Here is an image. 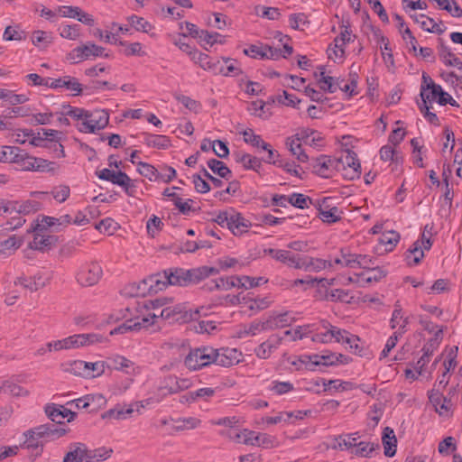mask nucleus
<instances>
[{
	"mask_svg": "<svg viewBox=\"0 0 462 462\" xmlns=\"http://www.w3.org/2000/svg\"><path fill=\"white\" fill-rule=\"evenodd\" d=\"M218 273V268L206 265L192 269L175 267L164 270L163 278L166 279V283L169 285L189 286L199 283L210 275H216Z\"/></svg>",
	"mask_w": 462,
	"mask_h": 462,
	"instance_id": "f257e3e1",
	"label": "nucleus"
},
{
	"mask_svg": "<svg viewBox=\"0 0 462 462\" xmlns=\"http://www.w3.org/2000/svg\"><path fill=\"white\" fill-rule=\"evenodd\" d=\"M441 333V329L438 330L435 334V337L428 341L427 344L423 346V355L420 357V359L415 364H413L411 367L406 368V381H418L421 383H425L431 380L432 369L430 368L428 365L430 363L432 353L439 345V335Z\"/></svg>",
	"mask_w": 462,
	"mask_h": 462,
	"instance_id": "f03ea898",
	"label": "nucleus"
},
{
	"mask_svg": "<svg viewBox=\"0 0 462 462\" xmlns=\"http://www.w3.org/2000/svg\"><path fill=\"white\" fill-rule=\"evenodd\" d=\"M433 226L427 224L424 226L420 237L406 251V265L416 266L420 263L424 258V252L430 251L433 242Z\"/></svg>",
	"mask_w": 462,
	"mask_h": 462,
	"instance_id": "7ed1b4c3",
	"label": "nucleus"
},
{
	"mask_svg": "<svg viewBox=\"0 0 462 462\" xmlns=\"http://www.w3.org/2000/svg\"><path fill=\"white\" fill-rule=\"evenodd\" d=\"M404 139V129L397 127L388 137V144L383 146L380 150V157L383 161H391L396 166L402 164L403 154L400 147L402 141Z\"/></svg>",
	"mask_w": 462,
	"mask_h": 462,
	"instance_id": "20e7f679",
	"label": "nucleus"
},
{
	"mask_svg": "<svg viewBox=\"0 0 462 462\" xmlns=\"http://www.w3.org/2000/svg\"><path fill=\"white\" fill-rule=\"evenodd\" d=\"M216 349L211 346H202L190 350L185 358V365L189 370H198L210 364H215Z\"/></svg>",
	"mask_w": 462,
	"mask_h": 462,
	"instance_id": "39448f33",
	"label": "nucleus"
},
{
	"mask_svg": "<svg viewBox=\"0 0 462 462\" xmlns=\"http://www.w3.org/2000/svg\"><path fill=\"white\" fill-rule=\"evenodd\" d=\"M104 51V47L97 45L92 42H88L86 44L78 46L70 51L67 55V59L71 63L77 64L92 57L103 56Z\"/></svg>",
	"mask_w": 462,
	"mask_h": 462,
	"instance_id": "423d86ee",
	"label": "nucleus"
},
{
	"mask_svg": "<svg viewBox=\"0 0 462 462\" xmlns=\"http://www.w3.org/2000/svg\"><path fill=\"white\" fill-rule=\"evenodd\" d=\"M103 274L102 267L97 262L87 263L77 273V281L82 286H93L98 282Z\"/></svg>",
	"mask_w": 462,
	"mask_h": 462,
	"instance_id": "0eeeda50",
	"label": "nucleus"
},
{
	"mask_svg": "<svg viewBox=\"0 0 462 462\" xmlns=\"http://www.w3.org/2000/svg\"><path fill=\"white\" fill-rule=\"evenodd\" d=\"M69 431L68 427H60L53 423H46L30 429L29 432L34 434L40 440L53 441L65 436Z\"/></svg>",
	"mask_w": 462,
	"mask_h": 462,
	"instance_id": "6e6552de",
	"label": "nucleus"
},
{
	"mask_svg": "<svg viewBox=\"0 0 462 462\" xmlns=\"http://www.w3.org/2000/svg\"><path fill=\"white\" fill-rule=\"evenodd\" d=\"M310 167L313 173L322 178H330L333 171H337V159L328 155L312 158Z\"/></svg>",
	"mask_w": 462,
	"mask_h": 462,
	"instance_id": "1a4fd4ad",
	"label": "nucleus"
},
{
	"mask_svg": "<svg viewBox=\"0 0 462 462\" xmlns=\"http://www.w3.org/2000/svg\"><path fill=\"white\" fill-rule=\"evenodd\" d=\"M109 122V115L106 110H98L91 114L79 126L82 133H95L97 130L104 129Z\"/></svg>",
	"mask_w": 462,
	"mask_h": 462,
	"instance_id": "9d476101",
	"label": "nucleus"
},
{
	"mask_svg": "<svg viewBox=\"0 0 462 462\" xmlns=\"http://www.w3.org/2000/svg\"><path fill=\"white\" fill-rule=\"evenodd\" d=\"M160 316L162 319L171 323H186L192 319V314L189 312L187 307L181 304L166 307L162 310Z\"/></svg>",
	"mask_w": 462,
	"mask_h": 462,
	"instance_id": "9b49d317",
	"label": "nucleus"
},
{
	"mask_svg": "<svg viewBox=\"0 0 462 462\" xmlns=\"http://www.w3.org/2000/svg\"><path fill=\"white\" fill-rule=\"evenodd\" d=\"M299 361L305 364V368L310 371H315L316 366H334L336 362V354H314L305 355L299 357Z\"/></svg>",
	"mask_w": 462,
	"mask_h": 462,
	"instance_id": "f8f14e48",
	"label": "nucleus"
},
{
	"mask_svg": "<svg viewBox=\"0 0 462 462\" xmlns=\"http://www.w3.org/2000/svg\"><path fill=\"white\" fill-rule=\"evenodd\" d=\"M44 411L53 424L60 427H65L63 423V420L65 418H68L67 421L70 422L77 417V413L75 411H71L62 405L57 407L55 404H47Z\"/></svg>",
	"mask_w": 462,
	"mask_h": 462,
	"instance_id": "ddd939ff",
	"label": "nucleus"
},
{
	"mask_svg": "<svg viewBox=\"0 0 462 462\" xmlns=\"http://www.w3.org/2000/svg\"><path fill=\"white\" fill-rule=\"evenodd\" d=\"M429 399L436 412L440 416H451L454 403L450 397L443 396V394L441 393H438V391H430L429 393Z\"/></svg>",
	"mask_w": 462,
	"mask_h": 462,
	"instance_id": "4468645a",
	"label": "nucleus"
},
{
	"mask_svg": "<svg viewBox=\"0 0 462 462\" xmlns=\"http://www.w3.org/2000/svg\"><path fill=\"white\" fill-rule=\"evenodd\" d=\"M330 200V198H324L317 203L319 218L328 224L336 223L341 219L338 208L331 206Z\"/></svg>",
	"mask_w": 462,
	"mask_h": 462,
	"instance_id": "2eb2a0df",
	"label": "nucleus"
},
{
	"mask_svg": "<svg viewBox=\"0 0 462 462\" xmlns=\"http://www.w3.org/2000/svg\"><path fill=\"white\" fill-rule=\"evenodd\" d=\"M241 356L242 353L236 348L223 347L216 349L215 364L224 367H230L238 364Z\"/></svg>",
	"mask_w": 462,
	"mask_h": 462,
	"instance_id": "dca6fc26",
	"label": "nucleus"
},
{
	"mask_svg": "<svg viewBox=\"0 0 462 462\" xmlns=\"http://www.w3.org/2000/svg\"><path fill=\"white\" fill-rule=\"evenodd\" d=\"M33 240L29 243L28 248L31 250H38L41 252H47L54 247L59 237L54 235H46L45 233L33 232Z\"/></svg>",
	"mask_w": 462,
	"mask_h": 462,
	"instance_id": "f3484780",
	"label": "nucleus"
},
{
	"mask_svg": "<svg viewBox=\"0 0 462 462\" xmlns=\"http://www.w3.org/2000/svg\"><path fill=\"white\" fill-rule=\"evenodd\" d=\"M183 24H185V27L188 31V34H181L183 37H187L188 35H189L190 37L194 39H199L200 42H204L207 44H209L210 46H213L215 43H217V41H211V38H213L214 36H220L218 32H209L207 30H200L198 28L196 24L189 22L180 23V29L183 28Z\"/></svg>",
	"mask_w": 462,
	"mask_h": 462,
	"instance_id": "a211bd4d",
	"label": "nucleus"
},
{
	"mask_svg": "<svg viewBox=\"0 0 462 462\" xmlns=\"http://www.w3.org/2000/svg\"><path fill=\"white\" fill-rule=\"evenodd\" d=\"M385 275L386 273L382 269L374 267L359 274H355L356 278L349 277L348 280L350 282H356L360 286H365L381 281Z\"/></svg>",
	"mask_w": 462,
	"mask_h": 462,
	"instance_id": "6ab92c4d",
	"label": "nucleus"
},
{
	"mask_svg": "<svg viewBox=\"0 0 462 462\" xmlns=\"http://www.w3.org/2000/svg\"><path fill=\"white\" fill-rule=\"evenodd\" d=\"M49 81V87L51 88H66L69 90L74 91V96H79L83 92L82 85L79 82L76 78L70 76H64L62 78L51 79Z\"/></svg>",
	"mask_w": 462,
	"mask_h": 462,
	"instance_id": "aec40b11",
	"label": "nucleus"
},
{
	"mask_svg": "<svg viewBox=\"0 0 462 462\" xmlns=\"http://www.w3.org/2000/svg\"><path fill=\"white\" fill-rule=\"evenodd\" d=\"M252 226L251 222L246 219L241 213L236 212L231 208L230 222L228 229L235 236H241L248 231V228Z\"/></svg>",
	"mask_w": 462,
	"mask_h": 462,
	"instance_id": "412c9836",
	"label": "nucleus"
},
{
	"mask_svg": "<svg viewBox=\"0 0 462 462\" xmlns=\"http://www.w3.org/2000/svg\"><path fill=\"white\" fill-rule=\"evenodd\" d=\"M282 337L272 336L266 341L260 344L254 350L255 355L262 359H267L271 354L281 345Z\"/></svg>",
	"mask_w": 462,
	"mask_h": 462,
	"instance_id": "4be33fe9",
	"label": "nucleus"
},
{
	"mask_svg": "<svg viewBox=\"0 0 462 462\" xmlns=\"http://www.w3.org/2000/svg\"><path fill=\"white\" fill-rule=\"evenodd\" d=\"M149 318H143L141 320L128 319L122 325L115 328L110 331V335L125 334L128 331H139L142 328L150 326Z\"/></svg>",
	"mask_w": 462,
	"mask_h": 462,
	"instance_id": "5701e85b",
	"label": "nucleus"
},
{
	"mask_svg": "<svg viewBox=\"0 0 462 462\" xmlns=\"http://www.w3.org/2000/svg\"><path fill=\"white\" fill-rule=\"evenodd\" d=\"M411 146L412 149L411 155V162L419 168H424L425 164L423 161L424 155L427 152V148L425 147L423 141L420 138H413L411 140Z\"/></svg>",
	"mask_w": 462,
	"mask_h": 462,
	"instance_id": "b1692460",
	"label": "nucleus"
},
{
	"mask_svg": "<svg viewBox=\"0 0 462 462\" xmlns=\"http://www.w3.org/2000/svg\"><path fill=\"white\" fill-rule=\"evenodd\" d=\"M340 28L342 29L340 34L335 38L334 42L336 43V48H339L340 51V57H345V49L344 46L350 42H354L356 38V35H351V28L350 23L348 21H342V23L340 25Z\"/></svg>",
	"mask_w": 462,
	"mask_h": 462,
	"instance_id": "393cba45",
	"label": "nucleus"
},
{
	"mask_svg": "<svg viewBox=\"0 0 462 462\" xmlns=\"http://www.w3.org/2000/svg\"><path fill=\"white\" fill-rule=\"evenodd\" d=\"M294 318L291 317L289 312H283L270 316L266 319L265 328L268 330H274L289 327L293 322Z\"/></svg>",
	"mask_w": 462,
	"mask_h": 462,
	"instance_id": "a878e982",
	"label": "nucleus"
},
{
	"mask_svg": "<svg viewBox=\"0 0 462 462\" xmlns=\"http://www.w3.org/2000/svg\"><path fill=\"white\" fill-rule=\"evenodd\" d=\"M87 452V446L82 442L69 445V451L65 455L63 462H83Z\"/></svg>",
	"mask_w": 462,
	"mask_h": 462,
	"instance_id": "bb28decb",
	"label": "nucleus"
},
{
	"mask_svg": "<svg viewBox=\"0 0 462 462\" xmlns=\"http://www.w3.org/2000/svg\"><path fill=\"white\" fill-rule=\"evenodd\" d=\"M382 442L384 448V455L389 457H393L396 453L397 439L394 431L391 428L385 427L383 429Z\"/></svg>",
	"mask_w": 462,
	"mask_h": 462,
	"instance_id": "cd10ccee",
	"label": "nucleus"
},
{
	"mask_svg": "<svg viewBox=\"0 0 462 462\" xmlns=\"http://www.w3.org/2000/svg\"><path fill=\"white\" fill-rule=\"evenodd\" d=\"M143 142L149 147L157 149H168L171 143V139L166 135L143 133Z\"/></svg>",
	"mask_w": 462,
	"mask_h": 462,
	"instance_id": "c85d7f7f",
	"label": "nucleus"
},
{
	"mask_svg": "<svg viewBox=\"0 0 462 462\" xmlns=\"http://www.w3.org/2000/svg\"><path fill=\"white\" fill-rule=\"evenodd\" d=\"M15 283L21 284L31 291H36L47 284V280L43 279L42 273H39L32 277H20Z\"/></svg>",
	"mask_w": 462,
	"mask_h": 462,
	"instance_id": "c756f323",
	"label": "nucleus"
},
{
	"mask_svg": "<svg viewBox=\"0 0 462 462\" xmlns=\"http://www.w3.org/2000/svg\"><path fill=\"white\" fill-rule=\"evenodd\" d=\"M191 60H194L195 63L199 64L204 70L212 71L214 74H216L217 69L219 67V60L213 61L208 54L199 51L197 52H193Z\"/></svg>",
	"mask_w": 462,
	"mask_h": 462,
	"instance_id": "7c9ffc66",
	"label": "nucleus"
},
{
	"mask_svg": "<svg viewBox=\"0 0 462 462\" xmlns=\"http://www.w3.org/2000/svg\"><path fill=\"white\" fill-rule=\"evenodd\" d=\"M114 184L122 187L128 196H134L136 186L134 181L125 172L122 171H116Z\"/></svg>",
	"mask_w": 462,
	"mask_h": 462,
	"instance_id": "2f4dec72",
	"label": "nucleus"
},
{
	"mask_svg": "<svg viewBox=\"0 0 462 462\" xmlns=\"http://www.w3.org/2000/svg\"><path fill=\"white\" fill-rule=\"evenodd\" d=\"M421 28L427 32L441 34L446 31V26L442 22L437 23L434 19L428 17L424 14H420L417 19Z\"/></svg>",
	"mask_w": 462,
	"mask_h": 462,
	"instance_id": "473e14b6",
	"label": "nucleus"
},
{
	"mask_svg": "<svg viewBox=\"0 0 462 462\" xmlns=\"http://www.w3.org/2000/svg\"><path fill=\"white\" fill-rule=\"evenodd\" d=\"M111 38L114 39V43H118L121 46H127V49L125 51V54L126 56L131 55H143L144 52H142V44L140 42H133V43H127L125 41H118L115 34H112L110 32H106L105 36V42H111Z\"/></svg>",
	"mask_w": 462,
	"mask_h": 462,
	"instance_id": "72a5a7b5",
	"label": "nucleus"
},
{
	"mask_svg": "<svg viewBox=\"0 0 462 462\" xmlns=\"http://www.w3.org/2000/svg\"><path fill=\"white\" fill-rule=\"evenodd\" d=\"M337 171L346 169V167L361 168L359 160L357 159L356 153L351 150H346L345 153L337 159Z\"/></svg>",
	"mask_w": 462,
	"mask_h": 462,
	"instance_id": "f704fd0d",
	"label": "nucleus"
},
{
	"mask_svg": "<svg viewBox=\"0 0 462 462\" xmlns=\"http://www.w3.org/2000/svg\"><path fill=\"white\" fill-rule=\"evenodd\" d=\"M57 221L56 217L40 215L36 222L32 224L29 232L45 233L49 228H55L57 226Z\"/></svg>",
	"mask_w": 462,
	"mask_h": 462,
	"instance_id": "c9c22d12",
	"label": "nucleus"
},
{
	"mask_svg": "<svg viewBox=\"0 0 462 462\" xmlns=\"http://www.w3.org/2000/svg\"><path fill=\"white\" fill-rule=\"evenodd\" d=\"M113 450L111 448L107 449L105 447L88 449L87 448V452L85 455V462H101L111 457Z\"/></svg>",
	"mask_w": 462,
	"mask_h": 462,
	"instance_id": "e433bc0d",
	"label": "nucleus"
},
{
	"mask_svg": "<svg viewBox=\"0 0 462 462\" xmlns=\"http://www.w3.org/2000/svg\"><path fill=\"white\" fill-rule=\"evenodd\" d=\"M236 161L237 162L243 163L245 169L253 170L257 172H259L260 168L262 167L261 160L248 153H236Z\"/></svg>",
	"mask_w": 462,
	"mask_h": 462,
	"instance_id": "4c0bfd02",
	"label": "nucleus"
},
{
	"mask_svg": "<svg viewBox=\"0 0 462 462\" xmlns=\"http://www.w3.org/2000/svg\"><path fill=\"white\" fill-rule=\"evenodd\" d=\"M339 253V256L335 258L333 263L341 267L355 268L356 254H352L347 247L340 248Z\"/></svg>",
	"mask_w": 462,
	"mask_h": 462,
	"instance_id": "58836bf2",
	"label": "nucleus"
},
{
	"mask_svg": "<svg viewBox=\"0 0 462 462\" xmlns=\"http://www.w3.org/2000/svg\"><path fill=\"white\" fill-rule=\"evenodd\" d=\"M441 90L440 85H435L432 88L426 85V88H420V97L422 103L420 105H432L437 102L439 98V93Z\"/></svg>",
	"mask_w": 462,
	"mask_h": 462,
	"instance_id": "ea45409f",
	"label": "nucleus"
},
{
	"mask_svg": "<svg viewBox=\"0 0 462 462\" xmlns=\"http://www.w3.org/2000/svg\"><path fill=\"white\" fill-rule=\"evenodd\" d=\"M208 166L222 179L229 180L232 177V171L222 161L210 159L208 161Z\"/></svg>",
	"mask_w": 462,
	"mask_h": 462,
	"instance_id": "a19ab883",
	"label": "nucleus"
},
{
	"mask_svg": "<svg viewBox=\"0 0 462 462\" xmlns=\"http://www.w3.org/2000/svg\"><path fill=\"white\" fill-rule=\"evenodd\" d=\"M25 440L22 447L27 449L35 450L36 456L42 455L43 449V441L40 440L34 434L29 432V430L23 433Z\"/></svg>",
	"mask_w": 462,
	"mask_h": 462,
	"instance_id": "79ce46f5",
	"label": "nucleus"
},
{
	"mask_svg": "<svg viewBox=\"0 0 462 462\" xmlns=\"http://www.w3.org/2000/svg\"><path fill=\"white\" fill-rule=\"evenodd\" d=\"M129 294L132 297H145L152 294V289L149 288L147 278H144L139 282H134L129 285Z\"/></svg>",
	"mask_w": 462,
	"mask_h": 462,
	"instance_id": "37998d69",
	"label": "nucleus"
},
{
	"mask_svg": "<svg viewBox=\"0 0 462 462\" xmlns=\"http://www.w3.org/2000/svg\"><path fill=\"white\" fill-rule=\"evenodd\" d=\"M242 134L244 136V141L254 147L267 149L269 146V143L264 142L260 135L255 134L251 128L245 129L242 132Z\"/></svg>",
	"mask_w": 462,
	"mask_h": 462,
	"instance_id": "c03bdc74",
	"label": "nucleus"
},
{
	"mask_svg": "<svg viewBox=\"0 0 462 462\" xmlns=\"http://www.w3.org/2000/svg\"><path fill=\"white\" fill-rule=\"evenodd\" d=\"M217 282L214 286L219 291H228L232 288H241L239 276L232 275L227 277L217 278Z\"/></svg>",
	"mask_w": 462,
	"mask_h": 462,
	"instance_id": "a18cd8bd",
	"label": "nucleus"
},
{
	"mask_svg": "<svg viewBox=\"0 0 462 462\" xmlns=\"http://www.w3.org/2000/svg\"><path fill=\"white\" fill-rule=\"evenodd\" d=\"M286 145L292 155L296 156L298 161L300 162H306L309 160V156L302 150L301 143L297 139L287 138Z\"/></svg>",
	"mask_w": 462,
	"mask_h": 462,
	"instance_id": "49530a36",
	"label": "nucleus"
},
{
	"mask_svg": "<svg viewBox=\"0 0 462 462\" xmlns=\"http://www.w3.org/2000/svg\"><path fill=\"white\" fill-rule=\"evenodd\" d=\"M356 448L353 452L356 456L371 457L374 451L380 450L381 447L378 443H371L361 441L356 444Z\"/></svg>",
	"mask_w": 462,
	"mask_h": 462,
	"instance_id": "de8ad7c7",
	"label": "nucleus"
},
{
	"mask_svg": "<svg viewBox=\"0 0 462 462\" xmlns=\"http://www.w3.org/2000/svg\"><path fill=\"white\" fill-rule=\"evenodd\" d=\"M88 362L82 360H75L69 364V367L67 369L70 374L77 376H91L93 373L89 372Z\"/></svg>",
	"mask_w": 462,
	"mask_h": 462,
	"instance_id": "09e8293b",
	"label": "nucleus"
},
{
	"mask_svg": "<svg viewBox=\"0 0 462 462\" xmlns=\"http://www.w3.org/2000/svg\"><path fill=\"white\" fill-rule=\"evenodd\" d=\"M288 203L300 209L308 208L313 204L311 198L302 193H292L288 196Z\"/></svg>",
	"mask_w": 462,
	"mask_h": 462,
	"instance_id": "8fccbe9b",
	"label": "nucleus"
},
{
	"mask_svg": "<svg viewBox=\"0 0 462 462\" xmlns=\"http://www.w3.org/2000/svg\"><path fill=\"white\" fill-rule=\"evenodd\" d=\"M230 437L234 439H236L237 442H243L245 444L249 445H255L256 442L254 440V432L244 430V431L238 432L237 430H231Z\"/></svg>",
	"mask_w": 462,
	"mask_h": 462,
	"instance_id": "3c124183",
	"label": "nucleus"
},
{
	"mask_svg": "<svg viewBox=\"0 0 462 462\" xmlns=\"http://www.w3.org/2000/svg\"><path fill=\"white\" fill-rule=\"evenodd\" d=\"M137 165V171L142 176L147 178L149 180H159V171L153 165L143 162H138Z\"/></svg>",
	"mask_w": 462,
	"mask_h": 462,
	"instance_id": "603ef678",
	"label": "nucleus"
},
{
	"mask_svg": "<svg viewBox=\"0 0 462 462\" xmlns=\"http://www.w3.org/2000/svg\"><path fill=\"white\" fill-rule=\"evenodd\" d=\"M148 285L152 289V294L165 289L169 284L166 283V279L163 278V273H155L147 277Z\"/></svg>",
	"mask_w": 462,
	"mask_h": 462,
	"instance_id": "864d4df0",
	"label": "nucleus"
},
{
	"mask_svg": "<svg viewBox=\"0 0 462 462\" xmlns=\"http://www.w3.org/2000/svg\"><path fill=\"white\" fill-rule=\"evenodd\" d=\"M178 425L172 426V430L174 431H183L186 430H192L197 428L200 425V420L194 418V417H189V418H183V419H178L176 420Z\"/></svg>",
	"mask_w": 462,
	"mask_h": 462,
	"instance_id": "5fc2aeb1",
	"label": "nucleus"
},
{
	"mask_svg": "<svg viewBox=\"0 0 462 462\" xmlns=\"http://www.w3.org/2000/svg\"><path fill=\"white\" fill-rule=\"evenodd\" d=\"M439 9L449 13L453 17L462 16V9L455 0H440L438 4Z\"/></svg>",
	"mask_w": 462,
	"mask_h": 462,
	"instance_id": "6e6d98bb",
	"label": "nucleus"
},
{
	"mask_svg": "<svg viewBox=\"0 0 462 462\" xmlns=\"http://www.w3.org/2000/svg\"><path fill=\"white\" fill-rule=\"evenodd\" d=\"M127 21L137 32H148L152 29V25L147 20L135 14L127 17Z\"/></svg>",
	"mask_w": 462,
	"mask_h": 462,
	"instance_id": "4d7b16f0",
	"label": "nucleus"
},
{
	"mask_svg": "<svg viewBox=\"0 0 462 462\" xmlns=\"http://www.w3.org/2000/svg\"><path fill=\"white\" fill-rule=\"evenodd\" d=\"M42 203L35 199H27L22 201L19 205L18 213L23 215H29L35 213L42 209Z\"/></svg>",
	"mask_w": 462,
	"mask_h": 462,
	"instance_id": "13d9d810",
	"label": "nucleus"
},
{
	"mask_svg": "<svg viewBox=\"0 0 462 462\" xmlns=\"http://www.w3.org/2000/svg\"><path fill=\"white\" fill-rule=\"evenodd\" d=\"M458 347L457 346H453L447 350V356L443 363L444 372L449 374L450 370L455 369L457 366V356Z\"/></svg>",
	"mask_w": 462,
	"mask_h": 462,
	"instance_id": "bf43d9fd",
	"label": "nucleus"
},
{
	"mask_svg": "<svg viewBox=\"0 0 462 462\" xmlns=\"http://www.w3.org/2000/svg\"><path fill=\"white\" fill-rule=\"evenodd\" d=\"M51 36L44 31H35L32 36L33 45L40 48H46L51 42Z\"/></svg>",
	"mask_w": 462,
	"mask_h": 462,
	"instance_id": "052dcab7",
	"label": "nucleus"
},
{
	"mask_svg": "<svg viewBox=\"0 0 462 462\" xmlns=\"http://www.w3.org/2000/svg\"><path fill=\"white\" fill-rule=\"evenodd\" d=\"M358 433L349 434L347 435L348 439H346L342 435H339L335 438V441H337V444H335L332 448H340V449H348L353 447L356 446V437Z\"/></svg>",
	"mask_w": 462,
	"mask_h": 462,
	"instance_id": "680f3d73",
	"label": "nucleus"
},
{
	"mask_svg": "<svg viewBox=\"0 0 462 462\" xmlns=\"http://www.w3.org/2000/svg\"><path fill=\"white\" fill-rule=\"evenodd\" d=\"M400 239V235L395 231H388L382 235L380 243L385 245V251H392Z\"/></svg>",
	"mask_w": 462,
	"mask_h": 462,
	"instance_id": "e2e57ef3",
	"label": "nucleus"
},
{
	"mask_svg": "<svg viewBox=\"0 0 462 462\" xmlns=\"http://www.w3.org/2000/svg\"><path fill=\"white\" fill-rule=\"evenodd\" d=\"M305 256L306 255L293 254L290 251L285 264L288 265L289 267H293L295 269L305 270V268H307V262H305Z\"/></svg>",
	"mask_w": 462,
	"mask_h": 462,
	"instance_id": "0e129e2a",
	"label": "nucleus"
},
{
	"mask_svg": "<svg viewBox=\"0 0 462 462\" xmlns=\"http://www.w3.org/2000/svg\"><path fill=\"white\" fill-rule=\"evenodd\" d=\"M360 338L357 336L348 334V336H346L345 344H347L349 346L350 350L356 355L359 356H365L366 355L365 352V348L363 346H360L358 344Z\"/></svg>",
	"mask_w": 462,
	"mask_h": 462,
	"instance_id": "69168bd1",
	"label": "nucleus"
},
{
	"mask_svg": "<svg viewBox=\"0 0 462 462\" xmlns=\"http://www.w3.org/2000/svg\"><path fill=\"white\" fill-rule=\"evenodd\" d=\"M239 279H240V283L243 284V285H241V288L245 289V290L254 288V287H257V286H260L262 284H265L268 282V279H266L264 277L254 278V277L243 275V276H239Z\"/></svg>",
	"mask_w": 462,
	"mask_h": 462,
	"instance_id": "338daca9",
	"label": "nucleus"
},
{
	"mask_svg": "<svg viewBox=\"0 0 462 462\" xmlns=\"http://www.w3.org/2000/svg\"><path fill=\"white\" fill-rule=\"evenodd\" d=\"M23 244L22 238L12 236L9 238L0 242V254H5L8 250H16Z\"/></svg>",
	"mask_w": 462,
	"mask_h": 462,
	"instance_id": "774afa93",
	"label": "nucleus"
}]
</instances>
